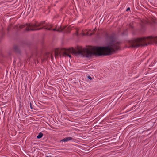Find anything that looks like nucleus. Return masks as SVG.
I'll return each instance as SVG.
<instances>
[{
	"instance_id": "obj_22",
	"label": "nucleus",
	"mask_w": 157,
	"mask_h": 157,
	"mask_svg": "<svg viewBox=\"0 0 157 157\" xmlns=\"http://www.w3.org/2000/svg\"><path fill=\"white\" fill-rule=\"evenodd\" d=\"M53 155H55L54 154ZM45 157H56V156H52L50 155V156H47Z\"/></svg>"
},
{
	"instance_id": "obj_4",
	"label": "nucleus",
	"mask_w": 157,
	"mask_h": 157,
	"mask_svg": "<svg viewBox=\"0 0 157 157\" xmlns=\"http://www.w3.org/2000/svg\"><path fill=\"white\" fill-rule=\"evenodd\" d=\"M77 51L73 48H69L68 49L66 48H63L61 49V52L62 53V56L63 57L65 56H67L70 58H71V56L69 54V53L73 54L75 55H83L82 51V48L80 49L79 47H78Z\"/></svg>"
},
{
	"instance_id": "obj_14",
	"label": "nucleus",
	"mask_w": 157,
	"mask_h": 157,
	"mask_svg": "<svg viewBox=\"0 0 157 157\" xmlns=\"http://www.w3.org/2000/svg\"><path fill=\"white\" fill-rule=\"evenodd\" d=\"M45 25L44 26H45V27H48V28H52V26L51 24H48V23H45Z\"/></svg>"
},
{
	"instance_id": "obj_9",
	"label": "nucleus",
	"mask_w": 157,
	"mask_h": 157,
	"mask_svg": "<svg viewBox=\"0 0 157 157\" xmlns=\"http://www.w3.org/2000/svg\"><path fill=\"white\" fill-rule=\"evenodd\" d=\"M74 139L73 138L71 137H67L65 138H64L61 140L60 141V142H67L68 141L73 140Z\"/></svg>"
},
{
	"instance_id": "obj_7",
	"label": "nucleus",
	"mask_w": 157,
	"mask_h": 157,
	"mask_svg": "<svg viewBox=\"0 0 157 157\" xmlns=\"http://www.w3.org/2000/svg\"><path fill=\"white\" fill-rule=\"evenodd\" d=\"M45 24V21H43L40 22H36L33 24H31L32 28H36L39 27Z\"/></svg>"
},
{
	"instance_id": "obj_3",
	"label": "nucleus",
	"mask_w": 157,
	"mask_h": 157,
	"mask_svg": "<svg viewBox=\"0 0 157 157\" xmlns=\"http://www.w3.org/2000/svg\"><path fill=\"white\" fill-rule=\"evenodd\" d=\"M99 47V46H94L92 47V49L95 52H92L88 48H85L84 50V53L83 55H81L83 57L85 56L86 58H90L91 57L94 55L95 56H105L104 54V52L102 51H101L100 50H96L94 47Z\"/></svg>"
},
{
	"instance_id": "obj_15",
	"label": "nucleus",
	"mask_w": 157,
	"mask_h": 157,
	"mask_svg": "<svg viewBox=\"0 0 157 157\" xmlns=\"http://www.w3.org/2000/svg\"><path fill=\"white\" fill-rule=\"evenodd\" d=\"M43 136V134L42 132H40L39 133L38 135L37 136V139H40Z\"/></svg>"
},
{
	"instance_id": "obj_1",
	"label": "nucleus",
	"mask_w": 157,
	"mask_h": 157,
	"mask_svg": "<svg viewBox=\"0 0 157 157\" xmlns=\"http://www.w3.org/2000/svg\"><path fill=\"white\" fill-rule=\"evenodd\" d=\"M105 36L106 40L109 42L108 44L106 46L94 47L96 50L102 51L104 52L105 56H106L110 55L116 51L120 50V46L122 42L121 41H116L114 35H109L107 33H106Z\"/></svg>"
},
{
	"instance_id": "obj_2",
	"label": "nucleus",
	"mask_w": 157,
	"mask_h": 157,
	"mask_svg": "<svg viewBox=\"0 0 157 157\" xmlns=\"http://www.w3.org/2000/svg\"><path fill=\"white\" fill-rule=\"evenodd\" d=\"M154 43L157 44V36H152L133 39L128 41V47L129 48H136L140 46H145Z\"/></svg>"
},
{
	"instance_id": "obj_16",
	"label": "nucleus",
	"mask_w": 157,
	"mask_h": 157,
	"mask_svg": "<svg viewBox=\"0 0 157 157\" xmlns=\"http://www.w3.org/2000/svg\"><path fill=\"white\" fill-rule=\"evenodd\" d=\"M66 27H62L61 26L58 29H59V30H62V32L64 31V30L65 29Z\"/></svg>"
},
{
	"instance_id": "obj_5",
	"label": "nucleus",
	"mask_w": 157,
	"mask_h": 157,
	"mask_svg": "<svg viewBox=\"0 0 157 157\" xmlns=\"http://www.w3.org/2000/svg\"><path fill=\"white\" fill-rule=\"evenodd\" d=\"M26 26H27V27L26 28H30V27L32 28L31 24L30 23H26L25 24H22L19 26V27H18V25H16L15 27L17 28V29L19 30H21L23 28L25 27Z\"/></svg>"
},
{
	"instance_id": "obj_10",
	"label": "nucleus",
	"mask_w": 157,
	"mask_h": 157,
	"mask_svg": "<svg viewBox=\"0 0 157 157\" xmlns=\"http://www.w3.org/2000/svg\"><path fill=\"white\" fill-rule=\"evenodd\" d=\"M44 29L45 30H50V31L53 30L54 31H56L59 32H62V30H59V29H57L56 28L53 29H52V28H48V27L44 28Z\"/></svg>"
},
{
	"instance_id": "obj_25",
	"label": "nucleus",
	"mask_w": 157,
	"mask_h": 157,
	"mask_svg": "<svg viewBox=\"0 0 157 157\" xmlns=\"http://www.w3.org/2000/svg\"><path fill=\"white\" fill-rule=\"evenodd\" d=\"M76 35L77 36H78L79 35L78 33V32H77L76 33Z\"/></svg>"
},
{
	"instance_id": "obj_24",
	"label": "nucleus",
	"mask_w": 157,
	"mask_h": 157,
	"mask_svg": "<svg viewBox=\"0 0 157 157\" xmlns=\"http://www.w3.org/2000/svg\"><path fill=\"white\" fill-rule=\"evenodd\" d=\"M129 10H130V8L129 7H128L126 10V11H129Z\"/></svg>"
},
{
	"instance_id": "obj_27",
	"label": "nucleus",
	"mask_w": 157,
	"mask_h": 157,
	"mask_svg": "<svg viewBox=\"0 0 157 157\" xmlns=\"http://www.w3.org/2000/svg\"><path fill=\"white\" fill-rule=\"evenodd\" d=\"M83 35H85V33H83Z\"/></svg>"
},
{
	"instance_id": "obj_19",
	"label": "nucleus",
	"mask_w": 157,
	"mask_h": 157,
	"mask_svg": "<svg viewBox=\"0 0 157 157\" xmlns=\"http://www.w3.org/2000/svg\"><path fill=\"white\" fill-rule=\"evenodd\" d=\"M128 30V29H126L125 30V31H124V32H123L122 33V35H127V34H126L125 32H126V31H127Z\"/></svg>"
},
{
	"instance_id": "obj_20",
	"label": "nucleus",
	"mask_w": 157,
	"mask_h": 157,
	"mask_svg": "<svg viewBox=\"0 0 157 157\" xmlns=\"http://www.w3.org/2000/svg\"><path fill=\"white\" fill-rule=\"evenodd\" d=\"M11 25H10L8 26L7 28V30L8 31H9L11 29Z\"/></svg>"
},
{
	"instance_id": "obj_13",
	"label": "nucleus",
	"mask_w": 157,
	"mask_h": 157,
	"mask_svg": "<svg viewBox=\"0 0 157 157\" xmlns=\"http://www.w3.org/2000/svg\"><path fill=\"white\" fill-rule=\"evenodd\" d=\"M133 22H131L129 25V27L130 29L132 30H133L134 29V26L133 25Z\"/></svg>"
},
{
	"instance_id": "obj_23",
	"label": "nucleus",
	"mask_w": 157,
	"mask_h": 157,
	"mask_svg": "<svg viewBox=\"0 0 157 157\" xmlns=\"http://www.w3.org/2000/svg\"><path fill=\"white\" fill-rule=\"evenodd\" d=\"M87 78H89V79H90V80H92V78L90 76H88V77H87Z\"/></svg>"
},
{
	"instance_id": "obj_26",
	"label": "nucleus",
	"mask_w": 157,
	"mask_h": 157,
	"mask_svg": "<svg viewBox=\"0 0 157 157\" xmlns=\"http://www.w3.org/2000/svg\"><path fill=\"white\" fill-rule=\"evenodd\" d=\"M55 54L56 55H57L58 56V52L57 53L56 52H55Z\"/></svg>"
},
{
	"instance_id": "obj_12",
	"label": "nucleus",
	"mask_w": 157,
	"mask_h": 157,
	"mask_svg": "<svg viewBox=\"0 0 157 157\" xmlns=\"http://www.w3.org/2000/svg\"><path fill=\"white\" fill-rule=\"evenodd\" d=\"M156 23V21L154 20H152L151 21L148 22V24H150L151 26L154 25Z\"/></svg>"
},
{
	"instance_id": "obj_8",
	"label": "nucleus",
	"mask_w": 157,
	"mask_h": 157,
	"mask_svg": "<svg viewBox=\"0 0 157 157\" xmlns=\"http://www.w3.org/2000/svg\"><path fill=\"white\" fill-rule=\"evenodd\" d=\"M13 51L15 53L21 54V51L18 45H14L13 47Z\"/></svg>"
},
{
	"instance_id": "obj_29",
	"label": "nucleus",
	"mask_w": 157,
	"mask_h": 157,
	"mask_svg": "<svg viewBox=\"0 0 157 157\" xmlns=\"http://www.w3.org/2000/svg\"><path fill=\"white\" fill-rule=\"evenodd\" d=\"M133 107H132V109Z\"/></svg>"
},
{
	"instance_id": "obj_11",
	"label": "nucleus",
	"mask_w": 157,
	"mask_h": 157,
	"mask_svg": "<svg viewBox=\"0 0 157 157\" xmlns=\"http://www.w3.org/2000/svg\"><path fill=\"white\" fill-rule=\"evenodd\" d=\"M65 27H66V28L64 30V32L67 33H70L71 31V28L70 27H68L67 28L66 26H65Z\"/></svg>"
},
{
	"instance_id": "obj_21",
	"label": "nucleus",
	"mask_w": 157,
	"mask_h": 157,
	"mask_svg": "<svg viewBox=\"0 0 157 157\" xmlns=\"http://www.w3.org/2000/svg\"><path fill=\"white\" fill-rule=\"evenodd\" d=\"M30 108L31 109H33V108L32 107V104L31 103V102H30Z\"/></svg>"
},
{
	"instance_id": "obj_28",
	"label": "nucleus",
	"mask_w": 157,
	"mask_h": 157,
	"mask_svg": "<svg viewBox=\"0 0 157 157\" xmlns=\"http://www.w3.org/2000/svg\"><path fill=\"white\" fill-rule=\"evenodd\" d=\"M51 58H52H52H53V57H52V56H51Z\"/></svg>"
},
{
	"instance_id": "obj_17",
	"label": "nucleus",
	"mask_w": 157,
	"mask_h": 157,
	"mask_svg": "<svg viewBox=\"0 0 157 157\" xmlns=\"http://www.w3.org/2000/svg\"><path fill=\"white\" fill-rule=\"evenodd\" d=\"M94 32H91L90 34H89V31H88L86 33V35H89L90 36H91L93 35L94 34Z\"/></svg>"
},
{
	"instance_id": "obj_18",
	"label": "nucleus",
	"mask_w": 157,
	"mask_h": 157,
	"mask_svg": "<svg viewBox=\"0 0 157 157\" xmlns=\"http://www.w3.org/2000/svg\"><path fill=\"white\" fill-rule=\"evenodd\" d=\"M104 20V18L102 17L100 19V21H99V23H101V24H102Z\"/></svg>"
},
{
	"instance_id": "obj_6",
	"label": "nucleus",
	"mask_w": 157,
	"mask_h": 157,
	"mask_svg": "<svg viewBox=\"0 0 157 157\" xmlns=\"http://www.w3.org/2000/svg\"><path fill=\"white\" fill-rule=\"evenodd\" d=\"M45 28V26H43L41 27L38 28L37 29H35V28H25L24 30V32H25L26 31H35L36 30H39L42 29H44V28Z\"/></svg>"
}]
</instances>
